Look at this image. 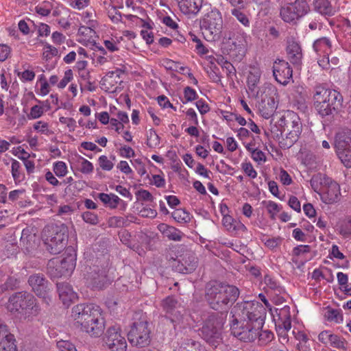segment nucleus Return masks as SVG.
Listing matches in <instances>:
<instances>
[{
	"label": "nucleus",
	"mask_w": 351,
	"mask_h": 351,
	"mask_svg": "<svg viewBox=\"0 0 351 351\" xmlns=\"http://www.w3.org/2000/svg\"><path fill=\"white\" fill-rule=\"evenodd\" d=\"M10 53V48L7 45L0 44V61H5Z\"/></svg>",
	"instance_id": "69168bd1"
},
{
	"label": "nucleus",
	"mask_w": 351,
	"mask_h": 351,
	"mask_svg": "<svg viewBox=\"0 0 351 351\" xmlns=\"http://www.w3.org/2000/svg\"><path fill=\"white\" fill-rule=\"evenodd\" d=\"M75 256L73 254L62 259L53 258L47 263V274L53 279L70 276L75 267Z\"/></svg>",
	"instance_id": "0eeeda50"
},
{
	"label": "nucleus",
	"mask_w": 351,
	"mask_h": 351,
	"mask_svg": "<svg viewBox=\"0 0 351 351\" xmlns=\"http://www.w3.org/2000/svg\"><path fill=\"white\" fill-rule=\"evenodd\" d=\"M59 121L61 123L66 125L70 131H74L76 123L75 119L73 118L62 117L59 119Z\"/></svg>",
	"instance_id": "774afa93"
},
{
	"label": "nucleus",
	"mask_w": 351,
	"mask_h": 351,
	"mask_svg": "<svg viewBox=\"0 0 351 351\" xmlns=\"http://www.w3.org/2000/svg\"><path fill=\"white\" fill-rule=\"evenodd\" d=\"M162 65L167 70L178 71V63L170 59H164Z\"/></svg>",
	"instance_id": "052dcab7"
},
{
	"label": "nucleus",
	"mask_w": 351,
	"mask_h": 351,
	"mask_svg": "<svg viewBox=\"0 0 351 351\" xmlns=\"http://www.w3.org/2000/svg\"><path fill=\"white\" fill-rule=\"evenodd\" d=\"M328 180V177L324 174H317L311 179L310 184L313 189L317 192L318 191H321L326 184V182Z\"/></svg>",
	"instance_id": "72a5a7b5"
},
{
	"label": "nucleus",
	"mask_w": 351,
	"mask_h": 351,
	"mask_svg": "<svg viewBox=\"0 0 351 351\" xmlns=\"http://www.w3.org/2000/svg\"><path fill=\"white\" fill-rule=\"evenodd\" d=\"M241 169L250 178L254 179L257 177V172L250 162H243L241 164Z\"/></svg>",
	"instance_id": "49530a36"
},
{
	"label": "nucleus",
	"mask_w": 351,
	"mask_h": 351,
	"mask_svg": "<svg viewBox=\"0 0 351 351\" xmlns=\"http://www.w3.org/2000/svg\"><path fill=\"white\" fill-rule=\"evenodd\" d=\"M280 180L284 185H290L292 182V179L289 174L284 169H281L279 173Z\"/></svg>",
	"instance_id": "e2e57ef3"
},
{
	"label": "nucleus",
	"mask_w": 351,
	"mask_h": 351,
	"mask_svg": "<svg viewBox=\"0 0 351 351\" xmlns=\"http://www.w3.org/2000/svg\"><path fill=\"white\" fill-rule=\"evenodd\" d=\"M197 258L193 254H186L182 259L178 270L182 273H191L197 267Z\"/></svg>",
	"instance_id": "c85d7f7f"
},
{
	"label": "nucleus",
	"mask_w": 351,
	"mask_h": 351,
	"mask_svg": "<svg viewBox=\"0 0 351 351\" xmlns=\"http://www.w3.org/2000/svg\"><path fill=\"white\" fill-rule=\"evenodd\" d=\"M223 23L221 14L217 10H212L204 15L200 21L202 34L208 40H213L220 37Z\"/></svg>",
	"instance_id": "423d86ee"
},
{
	"label": "nucleus",
	"mask_w": 351,
	"mask_h": 351,
	"mask_svg": "<svg viewBox=\"0 0 351 351\" xmlns=\"http://www.w3.org/2000/svg\"><path fill=\"white\" fill-rule=\"evenodd\" d=\"M84 277L93 287L101 289L106 282V271L104 268L93 265L86 268Z\"/></svg>",
	"instance_id": "dca6fc26"
},
{
	"label": "nucleus",
	"mask_w": 351,
	"mask_h": 351,
	"mask_svg": "<svg viewBox=\"0 0 351 351\" xmlns=\"http://www.w3.org/2000/svg\"><path fill=\"white\" fill-rule=\"evenodd\" d=\"M66 228L62 226H47L43 231V240L47 250L53 254L61 252L67 243Z\"/></svg>",
	"instance_id": "39448f33"
},
{
	"label": "nucleus",
	"mask_w": 351,
	"mask_h": 351,
	"mask_svg": "<svg viewBox=\"0 0 351 351\" xmlns=\"http://www.w3.org/2000/svg\"><path fill=\"white\" fill-rule=\"evenodd\" d=\"M99 167L104 171H110L114 167L112 161L108 160L106 156L102 155L98 159Z\"/></svg>",
	"instance_id": "a18cd8bd"
},
{
	"label": "nucleus",
	"mask_w": 351,
	"mask_h": 351,
	"mask_svg": "<svg viewBox=\"0 0 351 351\" xmlns=\"http://www.w3.org/2000/svg\"><path fill=\"white\" fill-rule=\"evenodd\" d=\"M186 345L191 348V349H189L188 351H206L205 348L203 347L199 342L192 339H187Z\"/></svg>",
	"instance_id": "13d9d810"
},
{
	"label": "nucleus",
	"mask_w": 351,
	"mask_h": 351,
	"mask_svg": "<svg viewBox=\"0 0 351 351\" xmlns=\"http://www.w3.org/2000/svg\"><path fill=\"white\" fill-rule=\"evenodd\" d=\"M158 229L163 234L164 237L169 240L180 241H181L183 233L173 226H169L166 223H160Z\"/></svg>",
	"instance_id": "b1692460"
},
{
	"label": "nucleus",
	"mask_w": 351,
	"mask_h": 351,
	"mask_svg": "<svg viewBox=\"0 0 351 351\" xmlns=\"http://www.w3.org/2000/svg\"><path fill=\"white\" fill-rule=\"evenodd\" d=\"M184 94L186 101H183V104L195 100L197 97L196 91L189 86H187L184 88Z\"/></svg>",
	"instance_id": "3c124183"
},
{
	"label": "nucleus",
	"mask_w": 351,
	"mask_h": 351,
	"mask_svg": "<svg viewBox=\"0 0 351 351\" xmlns=\"http://www.w3.org/2000/svg\"><path fill=\"white\" fill-rule=\"evenodd\" d=\"M243 32L241 33L238 25L232 23H226L223 26L220 36L226 41H231L235 47H241L243 45Z\"/></svg>",
	"instance_id": "4468645a"
},
{
	"label": "nucleus",
	"mask_w": 351,
	"mask_h": 351,
	"mask_svg": "<svg viewBox=\"0 0 351 351\" xmlns=\"http://www.w3.org/2000/svg\"><path fill=\"white\" fill-rule=\"evenodd\" d=\"M181 12L185 14H197L202 7V0H176Z\"/></svg>",
	"instance_id": "5701e85b"
},
{
	"label": "nucleus",
	"mask_w": 351,
	"mask_h": 351,
	"mask_svg": "<svg viewBox=\"0 0 351 351\" xmlns=\"http://www.w3.org/2000/svg\"><path fill=\"white\" fill-rule=\"evenodd\" d=\"M315 9L322 14L332 15L333 10L328 0H315L314 2Z\"/></svg>",
	"instance_id": "2f4dec72"
},
{
	"label": "nucleus",
	"mask_w": 351,
	"mask_h": 351,
	"mask_svg": "<svg viewBox=\"0 0 351 351\" xmlns=\"http://www.w3.org/2000/svg\"><path fill=\"white\" fill-rule=\"evenodd\" d=\"M231 13L244 26L248 27L250 25V21L247 16L243 12H241L239 10L234 8L232 10Z\"/></svg>",
	"instance_id": "c03bdc74"
},
{
	"label": "nucleus",
	"mask_w": 351,
	"mask_h": 351,
	"mask_svg": "<svg viewBox=\"0 0 351 351\" xmlns=\"http://www.w3.org/2000/svg\"><path fill=\"white\" fill-rule=\"evenodd\" d=\"M335 148L336 152L351 148V130L346 128L337 133Z\"/></svg>",
	"instance_id": "6ab92c4d"
},
{
	"label": "nucleus",
	"mask_w": 351,
	"mask_h": 351,
	"mask_svg": "<svg viewBox=\"0 0 351 351\" xmlns=\"http://www.w3.org/2000/svg\"><path fill=\"white\" fill-rule=\"evenodd\" d=\"M53 170L58 177H64L67 173V166L63 161H58L53 164Z\"/></svg>",
	"instance_id": "a19ab883"
},
{
	"label": "nucleus",
	"mask_w": 351,
	"mask_h": 351,
	"mask_svg": "<svg viewBox=\"0 0 351 351\" xmlns=\"http://www.w3.org/2000/svg\"><path fill=\"white\" fill-rule=\"evenodd\" d=\"M171 216L178 223H187L191 220L189 213L182 208L175 210Z\"/></svg>",
	"instance_id": "c9c22d12"
},
{
	"label": "nucleus",
	"mask_w": 351,
	"mask_h": 351,
	"mask_svg": "<svg viewBox=\"0 0 351 351\" xmlns=\"http://www.w3.org/2000/svg\"><path fill=\"white\" fill-rule=\"evenodd\" d=\"M73 79V71L71 69L66 70L64 72V76L58 84V88H63Z\"/></svg>",
	"instance_id": "5fc2aeb1"
},
{
	"label": "nucleus",
	"mask_w": 351,
	"mask_h": 351,
	"mask_svg": "<svg viewBox=\"0 0 351 351\" xmlns=\"http://www.w3.org/2000/svg\"><path fill=\"white\" fill-rule=\"evenodd\" d=\"M34 297L27 292H18L10 297L7 308L11 312L26 310L32 307Z\"/></svg>",
	"instance_id": "f8f14e48"
},
{
	"label": "nucleus",
	"mask_w": 351,
	"mask_h": 351,
	"mask_svg": "<svg viewBox=\"0 0 351 351\" xmlns=\"http://www.w3.org/2000/svg\"><path fill=\"white\" fill-rule=\"evenodd\" d=\"M338 228L340 234L344 237L351 235V216L347 217L341 221L338 225Z\"/></svg>",
	"instance_id": "e433bc0d"
},
{
	"label": "nucleus",
	"mask_w": 351,
	"mask_h": 351,
	"mask_svg": "<svg viewBox=\"0 0 351 351\" xmlns=\"http://www.w3.org/2000/svg\"><path fill=\"white\" fill-rule=\"evenodd\" d=\"M282 121H284L285 125L287 127V130H290V128L295 127L296 131L298 130V132H302V123L298 115L295 112L288 111L283 116ZM294 131H295V130Z\"/></svg>",
	"instance_id": "cd10ccee"
},
{
	"label": "nucleus",
	"mask_w": 351,
	"mask_h": 351,
	"mask_svg": "<svg viewBox=\"0 0 351 351\" xmlns=\"http://www.w3.org/2000/svg\"><path fill=\"white\" fill-rule=\"evenodd\" d=\"M147 145L151 148H155L160 145V137L153 129L149 130L147 134Z\"/></svg>",
	"instance_id": "58836bf2"
},
{
	"label": "nucleus",
	"mask_w": 351,
	"mask_h": 351,
	"mask_svg": "<svg viewBox=\"0 0 351 351\" xmlns=\"http://www.w3.org/2000/svg\"><path fill=\"white\" fill-rule=\"evenodd\" d=\"M239 289L226 283L212 282L206 287L205 298L210 307L217 311H227L239 296Z\"/></svg>",
	"instance_id": "7ed1b4c3"
},
{
	"label": "nucleus",
	"mask_w": 351,
	"mask_h": 351,
	"mask_svg": "<svg viewBox=\"0 0 351 351\" xmlns=\"http://www.w3.org/2000/svg\"><path fill=\"white\" fill-rule=\"evenodd\" d=\"M222 222L224 227H226L228 230L236 229L235 223L237 221L230 215H224Z\"/></svg>",
	"instance_id": "603ef678"
},
{
	"label": "nucleus",
	"mask_w": 351,
	"mask_h": 351,
	"mask_svg": "<svg viewBox=\"0 0 351 351\" xmlns=\"http://www.w3.org/2000/svg\"><path fill=\"white\" fill-rule=\"evenodd\" d=\"M287 52L289 60L294 64H299L302 59V50L300 45L295 41L291 40L288 43Z\"/></svg>",
	"instance_id": "393cba45"
},
{
	"label": "nucleus",
	"mask_w": 351,
	"mask_h": 351,
	"mask_svg": "<svg viewBox=\"0 0 351 351\" xmlns=\"http://www.w3.org/2000/svg\"><path fill=\"white\" fill-rule=\"evenodd\" d=\"M119 154L122 157L129 158L134 157L135 152L132 147L125 145L119 149Z\"/></svg>",
	"instance_id": "680f3d73"
},
{
	"label": "nucleus",
	"mask_w": 351,
	"mask_h": 351,
	"mask_svg": "<svg viewBox=\"0 0 351 351\" xmlns=\"http://www.w3.org/2000/svg\"><path fill=\"white\" fill-rule=\"evenodd\" d=\"M80 171L84 174H88L93 171V165L88 160L80 157Z\"/></svg>",
	"instance_id": "37998d69"
},
{
	"label": "nucleus",
	"mask_w": 351,
	"mask_h": 351,
	"mask_svg": "<svg viewBox=\"0 0 351 351\" xmlns=\"http://www.w3.org/2000/svg\"><path fill=\"white\" fill-rule=\"evenodd\" d=\"M21 164L19 161L13 160L12 162V175L14 180H19Z\"/></svg>",
	"instance_id": "6e6d98bb"
},
{
	"label": "nucleus",
	"mask_w": 351,
	"mask_h": 351,
	"mask_svg": "<svg viewBox=\"0 0 351 351\" xmlns=\"http://www.w3.org/2000/svg\"><path fill=\"white\" fill-rule=\"evenodd\" d=\"M265 284V290L267 293L274 294L278 297L285 292L284 288L280 283L271 276L265 275L264 278Z\"/></svg>",
	"instance_id": "bb28decb"
},
{
	"label": "nucleus",
	"mask_w": 351,
	"mask_h": 351,
	"mask_svg": "<svg viewBox=\"0 0 351 351\" xmlns=\"http://www.w3.org/2000/svg\"><path fill=\"white\" fill-rule=\"evenodd\" d=\"M301 132L298 131H289L285 138H282L279 142L280 147L283 149L291 147L298 139Z\"/></svg>",
	"instance_id": "7c9ffc66"
},
{
	"label": "nucleus",
	"mask_w": 351,
	"mask_h": 351,
	"mask_svg": "<svg viewBox=\"0 0 351 351\" xmlns=\"http://www.w3.org/2000/svg\"><path fill=\"white\" fill-rule=\"evenodd\" d=\"M99 198L104 204L111 208H117L121 201V199L113 193L106 194L101 193L99 194Z\"/></svg>",
	"instance_id": "473e14b6"
},
{
	"label": "nucleus",
	"mask_w": 351,
	"mask_h": 351,
	"mask_svg": "<svg viewBox=\"0 0 351 351\" xmlns=\"http://www.w3.org/2000/svg\"><path fill=\"white\" fill-rule=\"evenodd\" d=\"M223 324V318L215 314L210 315L201 328L200 335L209 344L217 347L221 339V330Z\"/></svg>",
	"instance_id": "6e6552de"
},
{
	"label": "nucleus",
	"mask_w": 351,
	"mask_h": 351,
	"mask_svg": "<svg viewBox=\"0 0 351 351\" xmlns=\"http://www.w3.org/2000/svg\"><path fill=\"white\" fill-rule=\"evenodd\" d=\"M261 72L255 69L250 71L247 80V88L250 94L253 97L258 96V84L260 82Z\"/></svg>",
	"instance_id": "a878e982"
},
{
	"label": "nucleus",
	"mask_w": 351,
	"mask_h": 351,
	"mask_svg": "<svg viewBox=\"0 0 351 351\" xmlns=\"http://www.w3.org/2000/svg\"><path fill=\"white\" fill-rule=\"evenodd\" d=\"M310 11L306 0H295L280 9V16L285 22L290 23L299 19Z\"/></svg>",
	"instance_id": "9d476101"
},
{
	"label": "nucleus",
	"mask_w": 351,
	"mask_h": 351,
	"mask_svg": "<svg viewBox=\"0 0 351 351\" xmlns=\"http://www.w3.org/2000/svg\"><path fill=\"white\" fill-rule=\"evenodd\" d=\"M28 283L32 291L40 298H46L50 291L49 283L44 274H34L29 277Z\"/></svg>",
	"instance_id": "2eb2a0df"
},
{
	"label": "nucleus",
	"mask_w": 351,
	"mask_h": 351,
	"mask_svg": "<svg viewBox=\"0 0 351 351\" xmlns=\"http://www.w3.org/2000/svg\"><path fill=\"white\" fill-rule=\"evenodd\" d=\"M258 340L261 343H267L272 340L274 338V334L267 330L258 331Z\"/></svg>",
	"instance_id": "09e8293b"
},
{
	"label": "nucleus",
	"mask_w": 351,
	"mask_h": 351,
	"mask_svg": "<svg viewBox=\"0 0 351 351\" xmlns=\"http://www.w3.org/2000/svg\"><path fill=\"white\" fill-rule=\"evenodd\" d=\"M44 113L43 108L40 106L35 105L32 107L30 112L28 114L29 119H36L40 118Z\"/></svg>",
	"instance_id": "8fccbe9b"
},
{
	"label": "nucleus",
	"mask_w": 351,
	"mask_h": 351,
	"mask_svg": "<svg viewBox=\"0 0 351 351\" xmlns=\"http://www.w3.org/2000/svg\"><path fill=\"white\" fill-rule=\"evenodd\" d=\"M71 317L77 328L91 337H99L104 332V320L100 307L96 304H77L72 308Z\"/></svg>",
	"instance_id": "f03ea898"
},
{
	"label": "nucleus",
	"mask_w": 351,
	"mask_h": 351,
	"mask_svg": "<svg viewBox=\"0 0 351 351\" xmlns=\"http://www.w3.org/2000/svg\"><path fill=\"white\" fill-rule=\"evenodd\" d=\"M57 289L60 299L64 305H69L71 302L77 298L76 293L68 283H57Z\"/></svg>",
	"instance_id": "412c9836"
},
{
	"label": "nucleus",
	"mask_w": 351,
	"mask_h": 351,
	"mask_svg": "<svg viewBox=\"0 0 351 351\" xmlns=\"http://www.w3.org/2000/svg\"><path fill=\"white\" fill-rule=\"evenodd\" d=\"M57 347L60 351H77L75 346L69 341H58Z\"/></svg>",
	"instance_id": "de8ad7c7"
},
{
	"label": "nucleus",
	"mask_w": 351,
	"mask_h": 351,
	"mask_svg": "<svg viewBox=\"0 0 351 351\" xmlns=\"http://www.w3.org/2000/svg\"><path fill=\"white\" fill-rule=\"evenodd\" d=\"M277 104L274 97L265 95L258 103V110L261 116L265 119H269L275 112Z\"/></svg>",
	"instance_id": "aec40b11"
},
{
	"label": "nucleus",
	"mask_w": 351,
	"mask_h": 351,
	"mask_svg": "<svg viewBox=\"0 0 351 351\" xmlns=\"http://www.w3.org/2000/svg\"><path fill=\"white\" fill-rule=\"evenodd\" d=\"M37 237L32 228L23 230L20 239V245L27 252H30L36 245Z\"/></svg>",
	"instance_id": "a211bd4d"
},
{
	"label": "nucleus",
	"mask_w": 351,
	"mask_h": 351,
	"mask_svg": "<svg viewBox=\"0 0 351 351\" xmlns=\"http://www.w3.org/2000/svg\"><path fill=\"white\" fill-rule=\"evenodd\" d=\"M289 206L298 213L301 211V204L295 196H291L289 199Z\"/></svg>",
	"instance_id": "338daca9"
},
{
	"label": "nucleus",
	"mask_w": 351,
	"mask_h": 351,
	"mask_svg": "<svg viewBox=\"0 0 351 351\" xmlns=\"http://www.w3.org/2000/svg\"><path fill=\"white\" fill-rule=\"evenodd\" d=\"M337 155L341 160V162L347 168L351 167V148L346 149V150L336 152Z\"/></svg>",
	"instance_id": "4c0bfd02"
},
{
	"label": "nucleus",
	"mask_w": 351,
	"mask_h": 351,
	"mask_svg": "<svg viewBox=\"0 0 351 351\" xmlns=\"http://www.w3.org/2000/svg\"><path fill=\"white\" fill-rule=\"evenodd\" d=\"M129 341L131 344L145 347L150 343V330L148 328V323L145 320L134 322L128 334Z\"/></svg>",
	"instance_id": "1a4fd4ad"
},
{
	"label": "nucleus",
	"mask_w": 351,
	"mask_h": 351,
	"mask_svg": "<svg viewBox=\"0 0 351 351\" xmlns=\"http://www.w3.org/2000/svg\"><path fill=\"white\" fill-rule=\"evenodd\" d=\"M234 318L230 325L231 333L245 342L253 341L265 323L267 311L257 301H243L234 307Z\"/></svg>",
	"instance_id": "f257e3e1"
},
{
	"label": "nucleus",
	"mask_w": 351,
	"mask_h": 351,
	"mask_svg": "<svg viewBox=\"0 0 351 351\" xmlns=\"http://www.w3.org/2000/svg\"><path fill=\"white\" fill-rule=\"evenodd\" d=\"M45 48L46 50L43 52V55L46 60L51 59L52 57L56 56L58 53V49L50 45H47Z\"/></svg>",
	"instance_id": "864d4df0"
},
{
	"label": "nucleus",
	"mask_w": 351,
	"mask_h": 351,
	"mask_svg": "<svg viewBox=\"0 0 351 351\" xmlns=\"http://www.w3.org/2000/svg\"><path fill=\"white\" fill-rule=\"evenodd\" d=\"M83 220L89 224L97 225L99 223L97 215L90 211H85L82 214Z\"/></svg>",
	"instance_id": "79ce46f5"
},
{
	"label": "nucleus",
	"mask_w": 351,
	"mask_h": 351,
	"mask_svg": "<svg viewBox=\"0 0 351 351\" xmlns=\"http://www.w3.org/2000/svg\"><path fill=\"white\" fill-rule=\"evenodd\" d=\"M292 69L287 61L280 59L274 61L273 75L279 84L283 86L287 85L292 79Z\"/></svg>",
	"instance_id": "ddd939ff"
},
{
	"label": "nucleus",
	"mask_w": 351,
	"mask_h": 351,
	"mask_svg": "<svg viewBox=\"0 0 351 351\" xmlns=\"http://www.w3.org/2000/svg\"><path fill=\"white\" fill-rule=\"evenodd\" d=\"M325 317L328 321L336 323H339L343 320L342 315L338 309H328L325 314Z\"/></svg>",
	"instance_id": "ea45409f"
},
{
	"label": "nucleus",
	"mask_w": 351,
	"mask_h": 351,
	"mask_svg": "<svg viewBox=\"0 0 351 351\" xmlns=\"http://www.w3.org/2000/svg\"><path fill=\"white\" fill-rule=\"evenodd\" d=\"M163 310L168 314L178 318L182 314L181 304L173 296H168L162 301Z\"/></svg>",
	"instance_id": "4be33fe9"
},
{
	"label": "nucleus",
	"mask_w": 351,
	"mask_h": 351,
	"mask_svg": "<svg viewBox=\"0 0 351 351\" xmlns=\"http://www.w3.org/2000/svg\"><path fill=\"white\" fill-rule=\"evenodd\" d=\"M266 208L271 218H274L275 215L280 211L279 206L272 201L268 202Z\"/></svg>",
	"instance_id": "4d7b16f0"
},
{
	"label": "nucleus",
	"mask_w": 351,
	"mask_h": 351,
	"mask_svg": "<svg viewBox=\"0 0 351 351\" xmlns=\"http://www.w3.org/2000/svg\"><path fill=\"white\" fill-rule=\"evenodd\" d=\"M252 158L258 162H265L266 160L265 154L258 149H254L252 151Z\"/></svg>",
	"instance_id": "bf43d9fd"
},
{
	"label": "nucleus",
	"mask_w": 351,
	"mask_h": 351,
	"mask_svg": "<svg viewBox=\"0 0 351 351\" xmlns=\"http://www.w3.org/2000/svg\"><path fill=\"white\" fill-rule=\"evenodd\" d=\"M313 99L315 108L322 117L337 113L343 102L339 92L321 86L315 87Z\"/></svg>",
	"instance_id": "20e7f679"
},
{
	"label": "nucleus",
	"mask_w": 351,
	"mask_h": 351,
	"mask_svg": "<svg viewBox=\"0 0 351 351\" xmlns=\"http://www.w3.org/2000/svg\"><path fill=\"white\" fill-rule=\"evenodd\" d=\"M332 346L337 348L343 347V342L340 339V337L336 335L331 334L330 340L328 341Z\"/></svg>",
	"instance_id": "0e129e2a"
},
{
	"label": "nucleus",
	"mask_w": 351,
	"mask_h": 351,
	"mask_svg": "<svg viewBox=\"0 0 351 351\" xmlns=\"http://www.w3.org/2000/svg\"><path fill=\"white\" fill-rule=\"evenodd\" d=\"M313 48L317 53L328 56L331 51V43L328 38L323 37L314 42Z\"/></svg>",
	"instance_id": "c756f323"
},
{
	"label": "nucleus",
	"mask_w": 351,
	"mask_h": 351,
	"mask_svg": "<svg viewBox=\"0 0 351 351\" xmlns=\"http://www.w3.org/2000/svg\"><path fill=\"white\" fill-rule=\"evenodd\" d=\"M323 201L326 204H333L340 199V186L337 182L328 177V180L322 189Z\"/></svg>",
	"instance_id": "f3484780"
},
{
	"label": "nucleus",
	"mask_w": 351,
	"mask_h": 351,
	"mask_svg": "<svg viewBox=\"0 0 351 351\" xmlns=\"http://www.w3.org/2000/svg\"><path fill=\"white\" fill-rule=\"evenodd\" d=\"M14 342V335L10 332L8 337L0 342V351H17Z\"/></svg>",
	"instance_id": "f704fd0d"
},
{
	"label": "nucleus",
	"mask_w": 351,
	"mask_h": 351,
	"mask_svg": "<svg viewBox=\"0 0 351 351\" xmlns=\"http://www.w3.org/2000/svg\"><path fill=\"white\" fill-rule=\"evenodd\" d=\"M104 340L110 351H126L127 342L121 335L119 326H113L108 328Z\"/></svg>",
	"instance_id": "9b49d317"
}]
</instances>
